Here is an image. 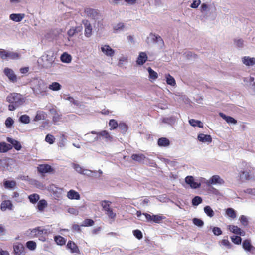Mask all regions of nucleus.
Masks as SVG:
<instances>
[{"mask_svg": "<svg viewBox=\"0 0 255 255\" xmlns=\"http://www.w3.org/2000/svg\"><path fill=\"white\" fill-rule=\"evenodd\" d=\"M242 247L246 252H251L255 251V248L252 245L251 240L249 239H246L243 242Z\"/></svg>", "mask_w": 255, "mask_h": 255, "instance_id": "nucleus-13", "label": "nucleus"}, {"mask_svg": "<svg viewBox=\"0 0 255 255\" xmlns=\"http://www.w3.org/2000/svg\"><path fill=\"white\" fill-rule=\"evenodd\" d=\"M221 244L228 249H230L232 247L231 243L227 239H223L221 241Z\"/></svg>", "mask_w": 255, "mask_h": 255, "instance_id": "nucleus-62", "label": "nucleus"}, {"mask_svg": "<svg viewBox=\"0 0 255 255\" xmlns=\"http://www.w3.org/2000/svg\"><path fill=\"white\" fill-rule=\"evenodd\" d=\"M133 235L135 236L138 239L140 240L142 238L143 235L142 232L139 230H134Z\"/></svg>", "mask_w": 255, "mask_h": 255, "instance_id": "nucleus-60", "label": "nucleus"}, {"mask_svg": "<svg viewBox=\"0 0 255 255\" xmlns=\"http://www.w3.org/2000/svg\"><path fill=\"white\" fill-rule=\"evenodd\" d=\"M197 140L200 142L209 144L212 142V138L210 135L199 133L197 136Z\"/></svg>", "mask_w": 255, "mask_h": 255, "instance_id": "nucleus-9", "label": "nucleus"}, {"mask_svg": "<svg viewBox=\"0 0 255 255\" xmlns=\"http://www.w3.org/2000/svg\"><path fill=\"white\" fill-rule=\"evenodd\" d=\"M85 12L88 16L92 18L95 17L98 14L95 10L91 8H86L85 10Z\"/></svg>", "mask_w": 255, "mask_h": 255, "instance_id": "nucleus-45", "label": "nucleus"}, {"mask_svg": "<svg viewBox=\"0 0 255 255\" xmlns=\"http://www.w3.org/2000/svg\"><path fill=\"white\" fill-rule=\"evenodd\" d=\"M243 81L247 86L255 91V73H252L250 76L245 77Z\"/></svg>", "mask_w": 255, "mask_h": 255, "instance_id": "nucleus-5", "label": "nucleus"}, {"mask_svg": "<svg viewBox=\"0 0 255 255\" xmlns=\"http://www.w3.org/2000/svg\"><path fill=\"white\" fill-rule=\"evenodd\" d=\"M94 224V221L90 219H87L85 220L82 225L81 226H92Z\"/></svg>", "mask_w": 255, "mask_h": 255, "instance_id": "nucleus-56", "label": "nucleus"}, {"mask_svg": "<svg viewBox=\"0 0 255 255\" xmlns=\"http://www.w3.org/2000/svg\"><path fill=\"white\" fill-rule=\"evenodd\" d=\"M13 204L10 200L3 201L0 206V209L2 211H5L7 210H12L13 209Z\"/></svg>", "mask_w": 255, "mask_h": 255, "instance_id": "nucleus-19", "label": "nucleus"}, {"mask_svg": "<svg viewBox=\"0 0 255 255\" xmlns=\"http://www.w3.org/2000/svg\"><path fill=\"white\" fill-rule=\"evenodd\" d=\"M84 23L85 25V36L89 38L92 35V26L90 23L87 21H85Z\"/></svg>", "mask_w": 255, "mask_h": 255, "instance_id": "nucleus-25", "label": "nucleus"}, {"mask_svg": "<svg viewBox=\"0 0 255 255\" xmlns=\"http://www.w3.org/2000/svg\"><path fill=\"white\" fill-rule=\"evenodd\" d=\"M227 215L230 218L234 219L236 217V214L235 210L231 208H229L226 210Z\"/></svg>", "mask_w": 255, "mask_h": 255, "instance_id": "nucleus-47", "label": "nucleus"}, {"mask_svg": "<svg viewBox=\"0 0 255 255\" xmlns=\"http://www.w3.org/2000/svg\"><path fill=\"white\" fill-rule=\"evenodd\" d=\"M4 73L10 81L13 82L16 81V75L15 74L12 69L9 68H6L4 69Z\"/></svg>", "mask_w": 255, "mask_h": 255, "instance_id": "nucleus-12", "label": "nucleus"}, {"mask_svg": "<svg viewBox=\"0 0 255 255\" xmlns=\"http://www.w3.org/2000/svg\"><path fill=\"white\" fill-rule=\"evenodd\" d=\"M67 197L70 200H79L80 194L74 190L71 189L67 193Z\"/></svg>", "mask_w": 255, "mask_h": 255, "instance_id": "nucleus-17", "label": "nucleus"}, {"mask_svg": "<svg viewBox=\"0 0 255 255\" xmlns=\"http://www.w3.org/2000/svg\"><path fill=\"white\" fill-rule=\"evenodd\" d=\"M61 87L62 86L56 82H52L48 86V88L53 91H59L61 89Z\"/></svg>", "mask_w": 255, "mask_h": 255, "instance_id": "nucleus-35", "label": "nucleus"}, {"mask_svg": "<svg viewBox=\"0 0 255 255\" xmlns=\"http://www.w3.org/2000/svg\"><path fill=\"white\" fill-rule=\"evenodd\" d=\"M224 183V180L218 175L212 176L210 179L207 181L206 184L208 185H222Z\"/></svg>", "mask_w": 255, "mask_h": 255, "instance_id": "nucleus-6", "label": "nucleus"}, {"mask_svg": "<svg viewBox=\"0 0 255 255\" xmlns=\"http://www.w3.org/2000/svg\"><path fill=\"white\" fill-rule=\"evenodd\" d=\"M212 232L216 236H219L222 234V232L221 229L217 227H214L212 228Z\"/></svg>", "mask_w": 255, "mask_h": 255, "instance_id": "nucleus-59", "label": "nucleus"}, {"mask_svg": "<svg viewBox=\"0 0 255 255\" xmlns=\"http://www.w3.org/2000/svg\"><path fill=\"white\" fill-rule=\"evenodd\" d=\"M14 124V121L11 117L6 119L5 124L7 128H11Z\"/></svg>", "mask_w": 255, "mask_h": 255, "instance_id": "nucleus-54", "label": "nucleus"}, {"mask_svg": "<svg viewBox=\"0 0 255 255\" xmlns=\"http://www.w3.org/2000/svg\"><path fill=\"white\" fill-rule=\"evenodd\" d=\"M125 29V25L123 22H119L115 24L113 26V31L115 33H118L123 31Z\"/></svg>", "mask_w": 255, "mask_h": 255, "instance_id": "nucleus-21", "label": "nucleus"}, {"mask_svg": "<svg viewBox=\"0 0 255 255\" xmlns=\"http://www.w3.org/2000/svg\"><path fill=\"white\" fill-rule=\"evenodd\" d=\"M0 57L3 60H16L20 58V55L17 52L0 49Z\"/></svg>", "mask_w": 255, "mask_h": 255, "instance_id": "nucleus-3", "label": "nucleus"}, {"mask_svg": "<svg viewBox=\"0 0 255 255\" xmlns=\"http://www.w3.org/2000/svg\"><path fill=\"white\" fill-rule=\"evenodd\" d=\"M67 247L70 250L72 253H79V249L76 244L72 241H69L67 245Z\"/></svg>", "mask_w": 255, "mask_h": 255, "instance_id": "nucleus-23", "label": "nucleus"}, {"mask_svg": "<svg viewBox=\"0 0 255 255\" xmlns=\"http://www.w3.org/2000/svg\"><path fill=\"white\" fill-rule=\"evenodd\" d=\"M170 144V141L165 137H162L158 139V145L159 146L167 147Z\"/></svg>", "mask_w": 255, "mask_h": 255, "instance_id": "nucleus-34", "label": "nucleus"}, {"mask_svg": "<svg viewBox=\"0 0 255 255\" xmlns=\"http://www.w3.org/2000/svg\"><path fill=\"white\" fill-rule=\"evenodd\" d=\"M240 221L241 222V223L242 224V225H243L244 226H247V224H248V219L247 218L244 216V215H242L240 217Z\"/></svg>", "mask_w": 255, "mask_h": 255, "instance_id": "nucleus-64", "label": "nucleus"}, {"mask_svg": "<svg viewBox=\"0 0 255 255\" xmlns=\"http://www.w3.org/2000/svg\"><path fill=\"white\" fill-rule=\"evenodd\" d=\"M219 115L221 117H222L224 120L226 121V122L228 124H232L233 125H236L237 123V121L234 118L232 117L226 116L223 113H220Z\"/></svg>", "mask_w": 255, "mask_h": 255, "instance_id": "nucleus-26", "label": "nucleus"}, {"mask_svg": "<svg viewBox=\"0 0 255 255\" xmlns=\"http://www.w3.org/2000/svg\"><path fill=\"white\" fill-rule=\"evenodd\" d=\"M28 199L31 203L35 204L39 200L40 197L38 194L34 193L28 196Z\"/></svg>", "mask_w": 255, "mask_h": 255, "instance_id": "nucleus-39", "label": "nucleus"}, {"mask_svg": "<svg viewBox=\"0 0 255 255\" xmlns=\"http://www.w3.org/2000/svg\"><path fill=\"white\" fill-rule=\"evenodd\" d=\"M109 125V126L111 127L110 128L111 130L116 129L118 126L117 122L114 119H112V120H110Z\"/></svg>", "mask_w": 255, "mask_h": 255, "instance_id": "nucleus-53", "label": "nucleus"}, {"mask_svg": "<svg viewBox=\"0 0 255 255\" xmlns=\"http://www.w3.org/2000/svg\"><path fill=\"white\" fill-rule=\"evenodd\" d=\"M25 16L24 13H12L9 15V18L13 21L19 22L22 20Z\"/></svg>", "mask_w": 255, "mask_h": 255, "instance_id": "nucleus-18", "label": "nucleus"}, {"mask_svg": "<svg viewBox=\"0 0 255 255\" xmlns=\"http://www.w3.org/2000/svg\"><path fill=\"white\" fill-rule=\"evenodd\" d=\"M46 233V232L45 229H42L41 227H37L36 228L33 229L31 231V235L32 237H38L42 234Z\"/></svg>", "mask_w": 255, "mask_h": 255, "instance_id": "nucleus-29", "label": "nucleus"}, {"mask_svg": "<svg viewBox=\"0 0 255 255\" xmlns=\"http://www.w3.org/2000/svg\"><path fill=\"white\" fill-rule=\"evenodd\" d=\"M194 224L198 227H202L204 225V222L198 218H195L193 219Z\"/></svg>", "mask_w": 255, "mask_h": 255, "instance_id": "nucleus-55", "label": "nucleus"}, {"mask_svg": "<svg viewBox=\"0 0 255 255\" xmlns=\"http://www.w3.org/2000/svg\"><path fill=\"white\" fill-rule=\"evenodd\" d=\"M205 180L206 179L203 177L196 178L193 176H187L185 178V183L193 189L199 188L201 186V183Z\"/></svg>", "mask_w": 255, "mask_h": 255, "instance_id": "nucleus-2", "label": "nucleus"}, {"mask_svg": "<svg viewBox=\"0 0 255 255\" xmlns=\"http://www.w3.org/2000/svg\"><path fill=\"white\" fill-rule=\"evenodd\" d=\"M45 116L46 114L45 112L42 111H38L34 120L35 121H38L43 120L45 119Z\"/></svg>", "mask_w": 255, "mask_h": 255, "instance_id": "nucleus-44", "label": "nucleus"}, {"mask_svg": "<svg viewBox=\"0 0 255 255\" xmlns=\"http://www.w3.org/2000/svg\"><path fill=\"white\" fill-rule=\"evenodd\" d=\"M7 141L10 143L11 144H12L13 147L16 150H20L21 148V145L20 144V142L16 140H15L12 138L10 137H7Z\"/></svg>", "mask_w": 255, "mask_h": 255, "instance_id": "nucleus-28", "label": "nucleus"}, {"mask_svg": "<svg viewBox=\"0 0 255 255\" xmlns=\"http://www.w3.org/2000/svg\"><path fill=\"white\" fill-rule=\"evenodd\" d=\"M204 211L205 213L210 218L214 216V212L209 206H206L204 208Z\"/></svg>", "mask_w": 255, "mask_h": 255, "instance_id": "nucleus-41", "label": "nucleus"}, {"mask_svg": "<svg viewBox=\"0 0 255 255\" xmlns=\"http://www.w3.org/2000/svg\"><path fill=\"white\" fill-rule=\"evenodd\" d=\"M99 139L101 137L105 139V142H112L113 140V136L106 130H102L97 132Z\"/></svg>", "mask_w": 255, "mask_h": 255, "instance_id": "nucleus-10", "label": "nucleus"}, {"mask_svg": "<svg viewBox=\"0 0 255 255\" xmlns=\"http://www.w3.org/2000/svg\"><path fill=\"white\" fill-rule=\"evenodd\" d=\"M164 218V217L159 215H153L152 218V221L155 223H159L161 220H162Z\"/></svg>", "mask_w": 255, "mask_h": 255, "instance_id": "nucleus-58", "label": "nucleus"}, {"mask_svg": "<svg viewBox=\"0 0 255 255\" xmlns=\"http://www.w3.org/2000/svg\"><path fill=\"white\" fill-rule=\"evenodd\" d=\"M240 176L242 178L249 179L251 177V171L247 169H243L241 171Z\"/></svg>", "mask_w": 255, "mask_h": 255, "instance_id": "nucleus-37", "label": "nucleus"}, {"mask_svg": "<svg viewBox=\"0 0 255 255\" xmlns=\"http://www.w3.org/2000/svg\"><path fill=\"white\" fill-rule=\"evenodd\" d=\"M232 241L235 244L239 245L241 243L242 239L238 236H232L231 237Z\"/></svg>", "mask_w": 255, "mask_h": 255, "instance_id": "nucleus-52", "label": "nucleus"}, {"mask_svg": "<svg viewBox=\"0 0 255 255\" xmlns=\"http://www.w3.org/2000/svg\"><path fill=\"white\" fill-rule=\"evenodd\" d=\"M54 140H55L54 137L51 134L47 135L45 137V141L50 144H53L54 142Z\"/></svg>", "mask_w": 255, "mask_h": 255, "instance_id": "nucleus-57", "label": "nucleus"}, {"mask_svg": "<svg viewBox=\"0 0 255 255\" xmlns=\"http://www.w3.org/2000/svg\"><path fill=\"white\" fill-rule=\"evenodd\" d=\"M97 132L95 131H92L90 133H88L84 135V140L92 143L99 140V136Z\"/></svg>", "mask_w": 255, "mask_h": 255, "instance_id": "nucleus-8", "label": "nucleus"}, {"mask_svg": "<svg viewBox=\"0 0 255 255\" xmlns=\"http://www.w3.org/2000/svg\"><path fill=\"white\" fill-rule=\"evenodd\" d=\"M36 246V243L33 241H29L26 243L27 248L31 251L35 250Z\"/></svg>", "mask_w": 255, "mask_h": 255, "instance_id": "nucleus-46", "label": "nucleus"}, {"mask_svg": "<svg viewBox=\"0 0 255 255\" xmlns=\"http://www.w3.org/2000/svg\"><path fill=\"white\" fill-rule=\"evenodd\" d=\"M147 71L149 73V80L150 81L153 82L155 81L158 78V75L157 73L154 71L153 69H151L150 67H148L147 68Z\"/></svg>", "mask_w": 255, "mask_h": 255, "instance_id": "nucleus-24", "label": "nucleus"}, {"mask_svg": "<svg viewBox=\"0 0 255 255\" xmlns=\"http://www.w3.org/2000/svg\"><path fill=\"white\" fill-rule=\"evenodd\" d=\"M159 39L162 40L160 36L150 33L147 37V42L149 43L158 41Z\"/></svg>", "mask_w": 255, "mask_h": 255, "instance_id": "nucleus-32", "label": "nucleus"}, {"mask_svg": "<svg viewBox=\"0 0 255 255\" xmlns=\"http://www.w3.org/2000/svg\"><path fill=\"white\" fill-rule=\"evenodd\" d=\"M165 77L166 82L168 85H169L171 86H175L176 85V81L175 79L169 74H166Z\"/></svg>", "mask_w": 255, "mask_h": 255, "instance_id": "nucleus-33", "label": "nucleus"}, {"mask_svg": "<svg viewBox=\"0 0 255 255\" xmlns=\"http://www.w3.org/2000/svg\"><path fill=\"white\" fill-rule=\"evenodd\" d=\"M52 170L51 166L47 164L40 165L38 167V170L39 172L42 173H45L50 172Z\"/></svg>", "mask_w": 255, "mask_h": 255, "instance_id": "nucleus-31", "label": "nucleus"}, {"mask_svg": "<svg viewBox=\"0 0 255 255\" xmlns=\"http://www.w3.org/2000/svg\"><path fill=\"white\" fill-rule=\"evenodd\" d=\"M189 123L190 124L191 126L192 127H198L200 128H203V125L202 122L200 121L196 120L195 119H190L189 120Z\"/></svg>", "mask_w": 255, "mask_h": 255, "instance_id": "nucleus-38", "label": "nucleus"}, {"mask_svg": "<svg viewBox=\"0 0 255 255\" xmlns=\"http://www.w3.org/2000/svg\"><path fill=\"white\" fill-rule=\"evenodd\" d=\"M128 57L125 56H122L119 58L118 66L120 67H122L124 64L128 63Z\"/></svg>", "mask_w": 255, "mask_h": 255, "instance_id": "nucleus-42", "label": "nucleus"}, {"mask_svg": "<svg viewBox=\"0 0 255 255\" xmlns=\"http://www.w3.org/2000/svg\"><path fill=\"white\" fill-rule=\"evenodd\" d=\"M200 0H193V2L191 3L190 7L192 8H197L199 5L201 4Z\"/></svg>", "mask_w": 255, "mask_h": 255, "instance_id": "nucleus-61", "label": "nucleus"}, {"mask_svg": "<svg viewBox=\"0 0 255 255\" xmlns=\"http://www.w3.org/2000/svg\"><path fill=\"white\" fill-rule=\"evenodd\" d=\"M131 158L135 161L139 163H143L146 159V157L143 154H133Z\"/></svg>", "mask_w": 255, "mask_h": 255, "instance_id": "nucleus-20", "label": "nucleus"}, {"mask_svg": "<svg viewBox=\"0 0 255 255\" xmlns=\"http://www.w3.org/2000/svg\"><path fill=\"white\" fill-rule=\"evenodd\" d=\"M202 199L199 196H195L192 201V203L193 206H198L199 204L202 203Z\"/></svg>", "mask_w": 255, "mask_h": 255, "instance_id": "nucleus-51", "label": "nucleus"}, {"mask_svg": "<svg viewBox=\"0 0 255 255\" xmlns=\"http://www.w3.org/2000/svg\"><path fill=\"white\" fill-rule=\"evenodd\" d=\"M20 121L24 124H28L30 122V117L27 115H23L19 118Z\"/></svg>", "mask_w": 255, "mask_h": 255, "instance_id": "nucleus-50", "label": "nucleus"}, {"mask_svg": "<svg viewBox=\"0 0 255 255\" xmlns=\"http://www.w3.org/2000/svg\"><path fill=\"white\" fill-rule=\"evenodd\" d=\"M100 49L102 54L107 57L112 58L115 55V50L108 44L101 45Z\"/></svg>", "mask_w": 255, "mask_h": 255, "instance_id": "nucleus-4", "label": "nucleus"}, {"mask_svg": "<svg viewBox=\"0 0 255 255\" xmlns=\"http://www.w3.org/2000/svg\"><path fill=\"white\" fill-rule=\"evenodd\" d=\"M148 57L145 52H141L136 60V63L139 65H143L147 60Z\"/></svg>", "mask_w": 255, "mask_h": 255, "instance_id": "nucleus-14", "label": "nucleus"}, {"mask_svg": "<svg viewBox=\"0 0 255 255\" xmlns=\"http://www.w3.org/2000/svg\"><path fill=\"white\" fill-rule=\"evenodd\" d=\"M111 202L108 200H103L100 202V205L105 212L111 208Z\"/></svg>", "mask_w": 255, "mask_h": 255, "instance_id": "nucleus-40", "label": "nucleus"}, {"mask_svg": "<svg viewBox=\"0 0 255 255\" xmlns=\"http://www.w3.org/2000/svg\"><path fill=\"white\" fill-rule=\"evenodd\" d=\"M72 59V56L67 52H64L60 56L61 61L64 63H70Z\"/></svg>", "mask_w": 255, "mask_h": 255, "instance_id": "nucleus-27", "label": "nucleus"}, {"mask_svg": "<svg viewBox=\"0 0 255 255\" xmlns=\"http://www.w3.org/2000/svg\"><path fill=\"white\" fill-rule=\"evenodd\" d=\"M82 29L83 27L81 25H79L75 27H73L68 31L67 34L69 37H71L73 36L75 34L81 32Z\"/></svg>", "mask_w": 255, "mask_h": 255, "instance_id": "nucleus-22", "label": "nucleus"}, {"mask_svg": "<svg viewBox=\"0 0 255 255\" xmlns=\"http://www.w3.org/2000/svg\"><path fill=\"white\" fill-rule=\"evenodd\" d=\"M14 252L16 255H21L24 252L23 245L19 243H16L13 245Z\"/></svg>", "mask_w": 255, "mask_h": 255, "instance_id": "nucleus-15", "label": "nucleus"}, {"mask_svg": "<svg viewBox=\"0 0 255 255\" xmlns=\"http://www.w3.org/2000/svg\"><path fill=\"white\" fill-rule=\"evenodd\" d=\"M7 101L10 103L9 110L14 111L25 102V99L22 95L17 93H13L7 97Z\"/></svg>", "mask_w": 255, "mask_h": 255, "instance_id": "nucleus-1", "label": "nucleus"}, {"mask_svg": "<svg viewBox=\"0 0 255 255\" xmlns=\"http://www.w3.org/2000/svg\"><path fill=\"white\" fill-rule=\"evenodd\" d=\"M4 185L6 188L12 189L15 186L16 183L14 181H6L4 183Z\"/></svg>", "mask_w": 255, "mask_h": 255, "instance_id": "nucleus-49", "label": "nucleus"}, {"mask_svg": "<svg viewBox=\"0 0 255 255\" xmlns=\"http://www.w3.org/2000/svg\"><path fill=\"white\" fill-rule=\"evenodd\" d=\"M71 165L77 173L88 176H90L91 175L92 173V171L83 168L79 164L76 163H72Z\"/></svg>", "mask_w": 255, "mask_h": 255, "instance_id": "nucleus-7", "label": "nucleus"}, {"mask_svg": "<svg viewBox=\"0 0 255 255\" xmlns=\"http://www.w3.org/2000/svg\"><path fill=\"white\" fill-rule=\"evenodd\" d=\"M54 239L56 243L59 245H64L66 243L65 239L60 236H55Z\"/></svg>", "mask_w": 255, "mask_h": 255, "instance_id": "nucleus-48", "label": "nucleus"}, {"mask_svg": "<svg viewBox=\"0 0 255 255\" xmlns=\"http://www.w3.org/2000/svg\"><path fill=\"white\" fill-rule=\"evenodd\" d=\"M242 62L247 67L253 66L255 65V58L250 56H244L241 58Z\"/></svg>", "mask_w": 255, "mask_h": 255, "instance_id": "nucleus-11", "label": "nucleus"}, {"mask_svg": "<svg viewBox=\"0 0 255 255\" xmlns=\"http://www.w3.org/2000/svg\"><path fill=\"white\" fill-rule=\"evenodd\" d=\"M228 228L232 233L238 234L240 236H244L245 233L244 231L242 230L240 228L235 225H229Z\"/></svg>", "mask_w": 255, "mask_h": 255, "instance_id": "nucleus-16", "label": "nucleus"}, {"mask_svg": "<svg viewBox=\"0 0 255 255\" xmlns=\"http://www.w3.org/2000/svg\"><path fill=\"white\" fill-rule=\"evenodd\" d=\"M67 212L71 214L77 215L79 213L78 210L74 207H70L67 209Z\"/></svg>", "mask_w": 255, "mask_h": 255, "instance_id": "nucleus-63", "label": "nucleus"}, {"mask_svg": "<svg viewBox=\"0 0 255 255\" xmlns=\"http://www.w3.org/2000/svg\"><path fill=\"white\" fill-rule=\"evenodd\" d=\"M35 88L40 93H42L46 88V84L43 81H39L37 87Z\"/></svg>", "mask_w": 255, "mask_h": 255, "instance_id": "nucleus-43", "label": "nucleus"}, {"mask_svg": "<svg viewBox=\"0 0 255 255\" xmlns=\"http://www.w3.org/2000/svg\"><path fill=\"white\" fill-rule=\"evenodd\" d=\"M47 206V202L44 199L40 200L37 205L38 210L42 212L44 210V209Z\"/></svg>", "mask_w": 255, "mask_h": 255, "instance_id": "nucleus-36", "label": "nucleus"}, {"mask_svg": "<svg viewBox=\"0 0 255 255\" xmlns=\"http://www.w3.org/2000/svg\"><path fill=\"white\" fill-rule=\"evenodd\" d=\"M12 148V146L10 144H7L4 142L0 143V152H6Z\"/></svg>", "mask_w": 255, "mask_h": 255, "instance_id": "nucleus-30", "label": "nucleus"}]
</instances>
